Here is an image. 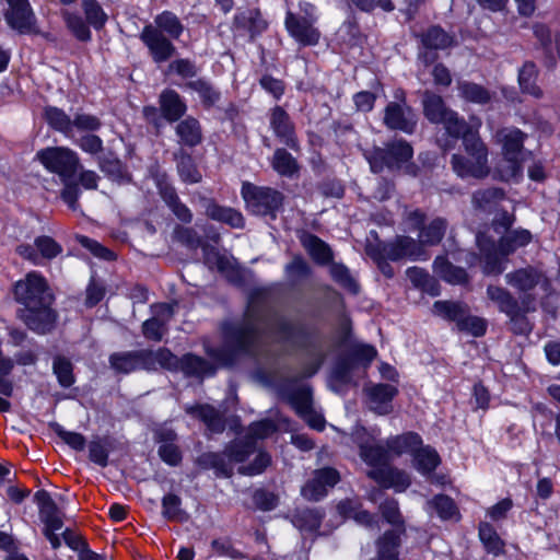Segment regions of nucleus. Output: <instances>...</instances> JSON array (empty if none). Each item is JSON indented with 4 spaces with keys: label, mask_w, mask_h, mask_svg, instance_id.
Listing matches in <instances>:
<instances>
[{
    "label": "nucleus",
    "mask_w": 560,
    "mask_h": 560,
    "mask_svg": "<svg viewBox=\"0 0 560 560\" xmlns=\"http://www.w3.org/2000/svg\"><path fill=\"white\" fill-rule=\"evenodd\" d=\"M378 435L380 431L369 432L363 427L357 428L353 432L354 441L360 447V456L371 467L369 476L384 488L404 491L410 485V478L407 474L390 468L388 460L402 454L413 456L422 445V440L416 433H405L388 440L387 450H384L378 445H372Z\"/></svg>",
    "instance_id": "nucleus-1"
},
{
    "label": "nucleus",
    "mask_w": 560,
    "mask_h": 560,
    "mask_svg": "<svg viewBox=\"0 0 560 560\" xmlns=\"http://www.w3.org/2000/svg\"><path fill=\"white\" fill-rule=\"evenodd\" d=\"M16 301L24 306L21 317L25 324L38 334L49 331L55 323V314L49 307L51 294L44 277L30 272L15 284Z\"/></svg>",
    "instance_id": "nucleus-2"
},
{
    "label": "nucleus",
    "mask_w": 560,
    "mask_h": 560,
    "mask_svg": "<svg viewBox=\"0 0 560 560\" xmlns=\"http://www.w3.org/2000/svg\"><path fill=\"white\" fill-rule=\"evenodd\" d=\"M424 217L419 211H412L408 214L407 224L419 229V243L412 238L400 236L396 241L383 246L382 259L400 260L409 258L413 260L424 259L425 253L423 246L438 244L445 232L446 223L442 219H434L428 225H423Z\"/></svg>",
    "instance_id": "nucleus-3"
},
{
    "label": "nucleus",
    "mask_w": 560,
    "mask_h": 560,
    "mask_svg": "<svg viewBox=\"0 0 560 560\" xmlns=\"http://www.w3.org/2000/svg\"><path fill=\"white\" fill-rule=\"evenodd\" d=\"M480 121L477 120L472 127H466L460 136L464 143V154H454L452 166L454 172L462 178H485L490 173L488 163V148L478 137Z\"/></svg>",
    "instance_id": "nucleus-4"
},
{
    "label": "nucleus",
    "mask_w": 560,
    "mask_h": 560,
    "mask_svg": "<svg viewBox=\"0 0 560 560\" xmlns=\"http://www.w3.org/2000/svg\"><path fill=\"white\" fill-rule=\"evenodd\" d=\"M525 138L526 135L516 128H504L497 132L495 142L501 145L502 160L495 172L502 180H513L521 176Z\"/></svg>",
    "instance_id": "nucleus-5"
},
{
    "label": "nucleus",
    "mask_w": 560,
    "mask_h": 560,
    "mask_svg": "<svg viewBox=\"0 0 560 560\" xmlns=\"http://www.w3.org/2000/svg\"><path fill=\"white\" fill-rule=\"evenodd\" d=\"M37 160L46 170L56 173L62 183L70 180L79 168V158L66 147L46 148L36 153Z\"/></svg>",
    "instance_id": "nucleus-6"
},
{
    "label": "nucleus",
    "mask_w": 560,
    "mask_h": 560,
    "mask_svg": "<svg viewBox=\"0 0 560 560\" xmlns=\"http://www.w3.org/2000/svg\"><path fill=\"white\" fill-rule=\"evenodd\" d=\"M423 110L425 117L435 124H443L446 131L454 138H459L460 132L468 127L465 121L459 120L457 114L447 109L441 96L427 92L423 98Z\"/></svg>",
    "instance_id": "nucleus-7"
},
{
    "label": "nucleus",
    "mask_w": 560,
    "mask_h": 560,
    "mask_svg": "<svg viewBox=\"0 0 560 560\" xmlns=\"http://www.w3.org/2000/svg\"><path fill=\"white\" fill-rule=\"evenodd\" d=\"M433 312L444 318L457 322L459 330L466 331L475 337L486 334L487 322L478 316L463 317L465 310L458 303L438 301L433 305Z\"/></svg>",
    "instance_id": "nucleus-8"
},
{
    "label": "nucleus",
    "mask_w": 560,
    "mask_h": 560,
    "mask_svg": "<svg viewBox=\"0 0 560 560\" xmlns=\"http://www.w3.org/2000/svg\"><path fill=\"white\" fill-rule=\"evenodd\" d=\"M242 196L249 211L255 214L271 213L278 209L282 201L278 191L249 183L243 184Z\"/></svg>",
    "instance_id": "nucleus-9"
},
{
    "label": "nucleus",
    "mask_w": 560,
    "mask_h": 560,
    "mask_svg": "<svg viewBox=\"0 0 560 560\" xmlns=\"http://www.w3.org/2000/svg\"><path fill=\"white\" fill-rule=\"evenodd\" d=\"M7 24L20 34H38L37 20L28 0H5Z\"/></svg>",
    "instance_id": "nucleus-10"
},
{
    "label": "nucleus",
    "mask_w": 560,
    "mask_h": 560,
    "mask_svg": "<svg viewBox=\"0 0 560 560\" xmlns=\"http://www.w3.org/2000/svg\"><path fill=\"white\" fill-rule=\"evenodd\" d=\"M226 456L230 462L241 463L238 471L248 476L260 474L270 464V456L267 453L255 452L249 444L231 446Z\"/></svg>",
    "instance_id": "nucleus-11"
},
{
    "label": "nucleus",
    "mask_w": 560,
    "mask_h": 560,
    "mask_svg": "<svg viewBox=\"0 0 560 560\" xmlns=\"http://www.w3.org/2000/svg\"><path fill=\"white\" fill-rule=\"evenodd\" d=\"M411 156L412 148L406 141L399 140L392 143L387 152L382 149H376L372 155L368 156V161L372 172L378 173L383 171L385 166L388 168L398 167Z\"/></svg>",
    "instance_id": "nucleus-12"
},
{
    "label": "nucleus",
    "mask_w": 560,
    "mask_h": 560,
    "mask_svg": "<svg viewBox=\"0 0 560 560\" xmlns=\"http://www.w3.org/2000/svg\"><path fill=\"white\" fill-rule=\"evenodd\" d=\"M315 19L288 12L284 20L285 30L294 40L303 46H313L319 42L320 33L314 26Z\"/></svg>",
    "instance_id": "nucleus-13"
},
{
    "label": "nucleus",
    "mask_w": 560,
    "mask_h": 560,
    "mask_svg": "<svg viewBox=\"0 0 560 560\" xmlns=\"http://www.w3.org/2000/svg\"><path fill=\"white\" fill-rule=\"evenodd\" d=\"M340 480L334 468H323L314 472L313 478L302 488V495L310 501H318Z\"/></svg>",
    "instance_id": "nucleus-14"
},
{
    "label": "nucleus",
    "mask_w": 560,
    "mask_h": 560,
    "mask_svg": "<svg viewBox=\"0 0 560 560\" xmlns=\"http://www.w3.org/2000/svg\"><path fill=\"white\" fill-rule=\"evenodd\" d=\"M140 38L149 48L156 62L167 60L175 50L172 43L152 24L143 27Z\"/></svg>",
    "instance_id": "nucleus-15"
},
{
    "label": "nucleus",
    "mask_w": 560,
    "mask_h": 560,
    "mask_svg": "<svg viewBox=\"0 0 560 560\" xmlns=\"http://www.w3.org/2000/svg\"><path fill=\"white\" fill-rule=\"evenodd\" d=\"M40 499V516L45 523L44 534L54 548L60 546V538L57 534L62 528V520L56 512L55 505L47 493L43 492Z\"/></svg>",
    "instance_id": "nucleus-16"
},
{
    "label": "nucleus",
    "mask_w": 560,
    "mask_h": 560,
    "mask_svg": "<svg viewBox=\"0 0 560 560\" xmlns=\"http://www.w3.org/2000/svg\"><path fill=\"white\" fill-rule=\"evenodd\" d=\"M384 122L390 129H398L407 133H411L416 126L415 114L411 109L396 103L387 105Z\"/></svg>",
    "instance_id": "nucleus-17"
},
{
    "label": "nucleus",
    "mask_w": 560,
    "mask_h": 560,
    "mask_svg": "<svg viewBox=\"0 0 560 560\" xmlns=\"http://www.w3.org/2000/svg\"><path fill=\"white\" fill-rule=\"evenodd\" d=\"M508 283L522 292H527L539 285L544 291L548 290L547 279L535 269H522L506 276Z\"/></svg>",
    "instance_id": "nucleus-18"
},
{
    "label": "nucleus",
    "mask_w": 560,
    "mask_h": 560,
    "mask_svg": "<svg viewBox=\"0 0 560 560\" xmlns=\"http://www.w3.org/2000/svg\"><path fill=\"white\" fill-rule=\"evenodd\" d=\"M422 44L425 51L421 54V57L425 62L434 59L429 50L446 49L454 44V39L440 27H431L422 37Z\"/></svg>",
    "instance_id": "nucleus-19"
},
{
    "label": "nucleus",
    "mask_w": 560,
    "mask_h": 560,
    "mask_svg": "<svg viewBox=\"0 0 560 560\" xmlns=\"http://www.w3.org/2000/svg\"><path fill=\"white\" fill-rule=\"evenodd\" d=\"M397 394V388L393 385L378 384L368 388L371 408L385 415L390 411V401Z\"/></svg>",
    "instance_id": "nucleus-20"
},
{
    "label": "nucleus",
    "mask_w": 560,
    "mask_h": 560,
    "mask_svg": "<svg viewBox=\"0 0 560 560\" xmlns=\"http://www.w3.org/2000/svg\"><path fill=\"white\" fill-rule=\"evenodd\" d=\"M154 314L162 316V318L153 317L143 323V335L148 339L159 341L162 339L165 331V320L173 314V308L168 304H158L153 308Z\"/></svg>",
    "instance_id": "nucleus-21"
},
{
    "label": "nucleus",
    "mask_w": 560,
    "mask_h": 560,
    "mask_svg": "<svg viewBox=\"0 0 560 560\" xmlns=\"http://www.w3.org/2000/svg\"><path fill=\"white\" fill-rule=\"evenodd\" d=\"M155 182L162 198L172 208L175 215L184 222H189L191 220L190 210L178 201L175 190L166 183L164 176L156 177Z\"/></svg>",
    "instance_id": "nucleus-22"
},
{
    "label": "nucleus",
    "mask_w": 560,
    "mask_h": 560,
    "mask_svg": "<svg viewBox=\"0 0 560 560\" xmlns=\"http://www.w3.org/2000/svg\"><path fill=\"white\" fill-rule=\"evenodd\" d=\"M160 106L164 117L170 121L177 120L186 112L185 103L173 90H166L161 94Z\"/></svg>",
    "instance_id": "nucleus-23"
},
{
    "label": "nucleus",
    "mask_w": 560,
    "mask_h": 560,
    "mask_svg": "<svg viewBox=\"0 0 560 560\" xmlns=\"http://www.w3.org/2000/svg\"><path fill=\"white\" fill-rule=\"evenodd\" d=\"M487 293L488 298L498 304L500 311L505 313L512 320L520 315L517 302L506 290L490 285Z\"/></svg>",
    "instance_id": "nucleus-24"
},
{
    "label": "nucleus",
    "mask_w": 560,
    "mask_h": 560,
    "mask_svg": "<svg viewBox=\"0 0 560 560\" xmlns=\"http://www.w3.org/2000/svg\"><path fill=\"white\" fill-rule=\"evenodd\" d=\"M532 241V234L527 230L508 231L501 238L498 252L506 256L517 248L527 245Z\"/></svg>",
    "instance_id": "nucleus-25"
},
{
    "label": "nucleus",
    "mask_w": 560,
    "mask_h": 560,
    "mask_svg": "<svg viewBox=\"0 0 560 560\" xmlns=\"http://www.w3.org/2000/svg\"><path fill=\"white\" fill-rule=\"evenodd\" d=\"M434 272L452 284L464 283L467 280L466 271L454 267L444 257H438L434 260Z\"/></svg>",
    "instance_id": "nucleus-26"
},
{
    "label": "nucleus",
    "mask_w": 560,
    "mask_h": 560,
    "mask_svg": "<svg viewBox=\"0 0 560 560\" xmlns=\"http://www.w3.org/2000/svg\"><path fill=\"white\" fill-rule=\"evenodd\" d=\"M413 465L423 475L432 472L440 464V456L435 450L422 445L415 453Z\"/></svg>",
    "instance_id": "nucleus-27"
},
{
    "label": "nucleus",
    "mask_w": 560,
    "mask_h": 560,
    "mask_svg": "<svg viewBox=\"0 0 560 560\" xmlns=\"http://www.w3.org/2000/svg\"><path fill=\"white\" fill-rule=\"evenodd\" d=\"M537 69L533 62H525L518 72V84L524 93L536 98L542 95L539 86L536 85Z\"/></svg>",
    "instance_id": "nucleus-28"
},
{
    "label": "nucleus",
    "mask_w": 560,
    "mask_h": 560,
    "mask_svg": "<svg viewBox=\"0 0 560 560\" xmlns=\"http://www.w3.org/2000/svg\"><path fill=\"white\" fill-rule=\"evenodd\" d=\"M271 126L279 137H281L291 148H295V143L292 138V125L288 114L281 107H276L272 110Z\"/></svg>",
    "instance_id": "nucleus-29"
},
{
    "label": "nucleus",
    "mask_w": 560,
    "mask_h": 560,
    "mask_svg": "<svg viewBox=\"0 0 560 560\" xmlns=\"http://www.w3.org/2000/svg\"><path fill=\"white\" fill-rule=\"evenodd\" d=\"M162 514L167 521L186 522L188 514L182 509V500L178 495L168 493L162 499Z\"/></svg>",
    "instance_id": "nucleus-30"
},
{
    "label": "nucleus",
    "mask_w": 560,
    "mask_h": 560,
    "mask_svg": "<svg viewBox=\"0 0 560 560\" xmlns=\"http://www.w3.org/2000/svg\"><path fill=\"white\" fill-rule=\"evenodd\" d=\"M398 546L399 534L397 530L385 533V535L377 542L376 560H398Z\"/></svg>",
    "instance_id": "nucleus-31"
},
{
    "label": "nucleus",
    "mask_w": 560,
    "mask_h": 560,
    "mask_svg": "<svg viewBox=\"0 0 560 560\" xmlns=\"http://www.w3.org/2000/svg\"><path fill=\"white\" fill-rule=\"evenodd\" d=\"M207 214L211 219L225 222L233 228H242L244 225L243 215L231 208H224L215 203H211L207 207Z\"/></svg>",
    "instance_id": "nucleus-32"
},
{
    "label": "nucleus",
    "mask_w": 560,
    "mask_h": 560,
    "mask_svg": "<svg viewBox=\"0 0 560 560\" xmlns=\"http://www.w3.org/2000/svg\"><path fill=\"white\" fill-rule=\"evenodd\" d=\"M158 435L160 442H163L159 448L161 458L170 465H177L182 459L180 452L176 445L170 443V441L174 440L175 438L174 432L171 430L161 431L158 433Z\"/></svg>",
    "instance_id": "nucleus-33"
},
{
    "label": "nucleus",
    "mask_w": 560,
    "mask_h": 560,
    "mask_svg": "<svg viewBox=\"0 0 560 560\" xmlns=\"http://www.w3.org/2000/svg\"><path fill=\"white\" fill-rule=\"evenodd\" d=\"M46 120L54 129L72 137L73 124L70 117L57 107H48L45 112Z\"/></svg>",
    "instance_id": "nucleus-34"
},
{
    "label": "nucleus",
    "mask_w": 560,
    "mask_h": 560,
    "mask_svg": "<svg viewBox=\"0 0 560 560\" xmlns=\"http://www.w3.org/2000/svg\"><path fill=\"white\" fill-rule=\"evenodd\" d=\"M302 244L314 260L325 264L331 259V252L329 247L318 237L314 235H305L302 238Z\"/></svg>",
    "instance_id": "nucleus-35"
},
{
    "label": "nucleus",
    "mask_w": 560,
    "mask_h": 560,
    "mask_svg": "<svg viewBox=\"0 0 560 560\" xmlns=\"http://www.w3.org/2000/svg\"><path fill=\"white\" fill-rule=\"evenodd\" d=\"M62 18L68 30L73 34L75 38L81 42H88L91 39V31L88 24L78 13H72L66 10L62 12Z\"/></svg>",
    "instance_id": "nucleus-36"
},
{
    "label": "nucleus",
    "mask_w": 560,
    "mask_h": 560,
    "mask_svg": "<svg viewBox=\"0 0 560 560\" xmlns=\"http://www.w3.org/2000/svg\"><path fill=\"white\" fill-rule=\"evenodd\" d=\"M155 25L161 33L165 32L173 38H178L183 33V25L178 18L168 11H164L154 19Z\"/></svg>",
    "instance_id": "nucleus-37"
},
{
    "label": "nucleus",
    "mask_w": 560,
    "mask_h": 560,
    "mask_svg": "<svg viewBox=\"0 0 560 560\" xmlns=\"http://www.w3.org/2000/svg\"><path fill=\"white\" fill-rule=\"evenodd\" d=\"M187 412L197 415L213 431L219 432L223 430L222 419L214 408L208 405L196 406L187 408Z\"/></svg>",
    "instance_id": "nucleus-38"
},
{
    "label": "nucleus",
    "mask_w": 560,
    "mask_h": 560,
    "mask_svg": "<svg viewBox=\"0 0 560 560\" xmlns=\"http://www.w3.org/2000/svg\"><path fill=\"white\" fill-rule=\"evenodd\" d=\"M459 95L471 103L486 104L490 100L489 92L481 85L472 82L458 83Z\"/></svg>",
    "instance_id": "nucleus-39"
},
{
    "label": "nucleus",
    "mask_w": 560,
    "mask_h": 560,
    "mask_svg": "<svg viewBox=\"0 0 560 560\" xmlns=\"http://www.w3.org/2000/svg\"><path fill=\"white\" fill-rule=\"evenodd\" d=\"M177 135L187 145H196L201 140L199 124L194 118H187L177 126Z\"/></svg>",
    "instance_id": "nucleus-40"
},
{
    "label": "nucleus",
    "mask_w": 560,
    "mask_h": 560,
    "mask_svg": "<svg viewBox=\"0 0 560 560\" xmlns=\"http://www.w3.org/2000/svg\"><path fill=\"white\" fill-rule=\"evenodd\" d=\"M82 5L89 24L96 30L102 28L107 21V15L97 1L82 0Z\"/></svg>",
    "instance_id": "nucleus-41"
},
{
    "label": "nucleus",
    "mask_w": 560,
    "mask_h": 560,
    "mask_svg": "<svg viewBox=\"0 0 560 560\" xmlns=\"http://www.w3.org/2000/svg\"><path fill=\"white\" fill-rule=\"evenodd\" d=\"M141 363V354L140 353H120L113 354L110 357L112 366L122 373H129L135 371Z\"/></svg>",
    "instance_id": "nucleus-42"
},
{
    "label": "nucleus",
    "mask_w": 560,
    "mask_h": 560,
    "mask_svg": "<svg viewBox=\"0 0 560 560\" xmlns=\"http://www.w3.org/2000/svg\"><path fill=\"white\" fill-rule=\"evenodd\" d=\"M182 368L187 374L206 376L213 373L212 366L201 358L187 354L182 360Z\"/></svg>",
    "instance_id": "nucleus-43"
},
{
    "label": "nucleus",
    "mask_w": 560,
    "mask_h": 560,
    "mask_svg": "<svg viewBox=\"0 0 560 560\" xmlns=\"http://www.w3.org/2000/svg\"><path fill=\"white\" fill-rule=\"evenodd\" d=\"M338 511L347 518H353L357 523L370 526L373 517L366 512L357 508L355 502L351 500L342 501L338 504Z\"/></svg>",
    "instance_id": "nucleus-44"
},
{
    "label": "nucleus",
    "mask_w": 560,
    "mask_h": 560,
    "mask_svg": "<svg viewBox=\"0 0 560 560\" xmlns=\"http://www.w3.org/2000/svg\"><path fill=\"white\" fill-rule=\"evenodd\" d=\"M272 166L280 175L284 176H291L298 170L295 160L287 151L281 149L275 152Z\"/></svg>",
    "instance_id": "nucleus-45"
},
{
    "label": "nucleus",
    "mask_w": 560,
    "mask_h": 560,
    "mask_svg": "<svg viewBox=\"0 0 560 560\" xmlns=\"http://www.w3.org/2000/svg\"><path fill=\"white\" fill-rule=\"evenodd\" d=\"M479 537L489 552L498 553L502 549V541L490 524H480Z\"/></svg>",
    "instance_id": "nucleus-46"
},
{
    "label": "nucleus",
    "mask_w": 560,
    "mask_h": 560,
    "mask_svg": "<svg viewBox=\"0 0 560 560\" xmlns=\"http://www.w3.org/2000/svg\"><path fill=\"white\" fill-rule=\"evenodd\" d=\"M430 508L434 509L438 515L443 520H451L456 517L457 509L453 500L445 495H439L429 503Z\"/></svg>",
    "instance_id": "nucleus-47"
},
{
    "label": "nucleus",
    "mask_w": 560,
    "mask_h": 560,
    "mask_svg": "<svg viewBox=\"0 0 560 560\" xmlns=\"http://www.w3.org/2000/svg\"><path fill=\"white\" fill-rule=\"evenodd\" d=\"M35 247L42 258L51 259L60 254L61 247L49 236H39L35 240Z\"/></svg>",
    "instance_id": "nucleus-48"
},
{
    "label": "nucleus",
    "mask_w": 560,
    "mask_h": 560,
    "mask_svg": "<svg viewBox=\"0 0 560 560\" xmlns=\"http://www.w3.org/2000/svg\"><path fill=\"white\" fill-rule=\"evenodd\" d=\"M54 372L62 386L68 387L72 385L74 380L70 361L61 357L56 358L54 361Z\"/></svg>",
    "instance_id": "nucleus-49"
},
{
    "label": "nucleus",
    "mask_w": 560,
    "mask_h": 560,
    "mask_svg": "<svg viewBox=\"0 0 560 560\" xmlns=\"http://www.w3.org/2000/svg\"><path fill=\"white\" fill-rule=\"evenodd\" d=\"M503 198V191L497 188L480 190L474 194V205L479 209H487L491 203Z\"/></svg>",
    "instance_id": "nucleus-50"
},
{
    "label": "nucleus",
    "mask_w": 560,
    "mask_h": 560,
    "mask_svg": "<svg viewBox=\"0 0 560 560\" xmlns=\"http://www.w3.org/2000/svg\"><path fill=\"white\" fill-rule=\"evenodd\" d=\"M188 88L196 91L207 105H212L219 100V94L203 80L189 82Z\"/></svg>",
    "instance_id": "nucleus-51"
},
{
    "label": "nucleus",
    "mask_w": 560,
    "mask_h": 560,
    "mask_svg": "<svg viewBox=\"0 0 560 560\" xmlns=\"http://www.w3.org/2000/svg\"><path fill=\"white\" fill-rule=\"evenodd\" d=\"M408 279L416 285L421 287L423 290L430 292L432 295L439 294L438 290L433 288H428L429 282H431V279L427 272H424L422 269L413 267L409 268L407 270Z\"/></svg>",
    "instance_id": "nucleus-52"
},
{
    "label": "nucleus",
    "mask_w": 560,
    "mask_h": 560,
    "mask_svg": "<svg viewBox=\"0 0 560 560\" xmlns=\"http://www.w3.org/2000/svg\"><path fill=\"white\" fill-rule=\"evenodd\" d=\"M78 240H79L80 244L83 247L88 248L94 256L102 258V259H106V260H112L115 258V255L113 252H110L109 249H107L106 247H104L103 245L97 243L96 241L91 240L86 236H80Z\"/></svg>",
    "instance_id": "nucleus-53"
},
{
    "label": "nucleus",
    "mask_w": 560,
    "mask_h": 560,
    "mask_svg": "<svg viewBox=\"0 0 560 560\" xmlns=\"http://www.w3.org/2000/svg\"><path fill=\"white\" fill-rule=\"evenodd\" d=\"M90 459L100 465L106 466L108 453L105 443L101 439L91 441L89 445Z\"/></svg>",
    "instance_id": "nucleus-54"
},
{
    "label": "nucleus",
    "mask_w": 560,
    "mask_h": 560,
    "mask_svg": "<svg viewBox=\"0 0 560 560\" xmlns=\"http://www.w3.org/2000/svg\"><path fill=\"white\" fill-rule=\"evenodd\" d=\"M296 411L302 416V418L308 423L311 428L316 430L324 429V418L320 415L313 412L307 402H303L296 406Z\"/></svg>",
    "instance_id": "nucleus-55"
},
{
    "label": "nucleus",
    "mask_w": 560,
    "mask_h": 560,
    "mask_svg": "<svg viewBox=\"0 0 560 560\" xmlns=\"http://www.w3.org/2000/svg\"><path fill=\"white\" fill-rule=\"evenodd\" d=\"M57 434L60 439L67 443L70 447L75 451H83L85 447V439L82 434L78 432L66 431L62 428L58 427L56 430Z\"/></svg>",
    "instance_id": "nucleus-56"
},
{
    "label": "nucleus",
    "mask_w": 560,
    "mask_h": 560,
    "mask_svg": "<svg viewBox=\"0 0 560 560\" xmlns=\"http://www.w3.org/2000/svg\"><path fill=\"white\" fill-rule=\"evenodd\" d=\"M73 129L94 131L101 126V121L96 116L90 114H78L72 120Z\"/></svg>",
    "instance_id": "nucleus-57"
},
{
    "label": "nucleus",
    "mask_w": 560,
    "mask_h": 560,
    "mask_svg": "<svg viewBox=\"0 0 560 560\" xmlns=\"http://www.w3.org/2000/svg\"><path fill=\"white\" fill-rule=\"evenodd\" d=\"M277 430V425L270 420L253 423L249 428L252 439H265Z\"/></svg>",
    "instance_id": "nucleus-58"
},
{
    "label": "nucleus",
    "mask_w": 560,
    "mask_h": 560,
    "mask_svg": "<svg viewBox=\"0 0 560 560\" xmlns=\"http://www.w3.org/2000/svg\"><path fill=\"white\" fill-rule=\"evenodd\" d=\"M254 500L257 506L265 511L273 509L278 501L273 493L266 492L264 490L256 491L254 494Z\"/></svg>",
    "instance_id": "nucleus-59"
},
{
    "label": "nucleus",
    "mask_w": 560,
    "mask_h": 560,
    "mask_svg": "<svg viewBox=\"0 0 560 560\" xmlns=\"http://www.w3.org/2000/svg\"><path fill=\"white\" fill-rule=\"evenodd\" d=\"M357 108L361 112H370L375 103L376 96L371 92H359L353 97Z\"/></svg>",
    "instance_id": "nucleus-60"
},
{
    "label": "nucleus",
    "mask_w": 560,
    "mask_h": 560,
    "mask_svg": "<svg viewBox=\"0 0 560 560\" xmlns=\"http://www.w3.org/2000/svg\"><path fill=\"white\" fill-rule=\"evenodd\" d=\"M178 171L183 180L188 183H198L201 178L200 173L189 163V161H182L178 165Z\"/></svg>",
    "instance_id": "nucleus-61"
},
{
    "label": "nucleus",
    "mask_w": 560,
    "mask_h": 560,
    "mask_svg": "<svg viewBox=\"0 0 560 560\" xmlns=\"http://www.w3.org/2000/svg\"><path fill=\"white\" fill-rule=\"evenodd\" d=\"M79 147L88 153H97L102 150V140L94 135H88L80 139Z\"/></svg>",
    "instance_id": "nucleus-62"
},
{
    "label": "nucleus",
    "mask_w": 560,
    "mask_h": 560,
    "mask_svg": "<svg viewBox=\"0 0 560 560\" xmlns=\"http://www.w3.org/2000/svg\"><path fill=\"white\" fill-rule=\"evenodd\" d=\"M170 69L175 71L183 78L194 77L196 73L195 66L192 62L186 59L175 60L170 65Z\"/></svg>",
    "instance_id": "nucleus-63"
},
{
    "label": "nucleus",
    "mask_w": 560,
    "mask_h": 560,
    "mask_svg": "<svg viewBox=\"0 0 560 560\" xmlns=\"http://www.w3.org/2000/svg\"><path fill=\"white\" fill-rule=\"evenodd\" d=\"M355 358L365 366L369 365L376 357V349L369 345H359L354 351Z\"/></svg>",
    "instance_id": "nucleus-64"
}]
</instances>
